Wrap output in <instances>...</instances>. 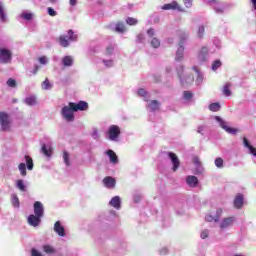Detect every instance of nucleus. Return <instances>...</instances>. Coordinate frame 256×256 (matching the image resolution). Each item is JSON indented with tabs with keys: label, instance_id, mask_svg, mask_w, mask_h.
<instances>
[{
	"label": "nucleus",
	"instance_id": "nucleus-1",
	"mask_svg": "<svg viewBox=\"0 0 256 256\" xmlns=\"http://www.w3.org/2000/svg\"><path fill=\"white\" fill-rule=\"evenodd\" d=\"M69 41H77V35L73 30L68 31V36L60 35L58 38V43L61 47H69Z\"/></svg>",
	"mask_w": 256,
	"mask_h": 256
},
{
	"label": "nucleus",
	"instance_id": "nucleus-2",
	"mask_svg": "<svg viewBox=\"0 0 256 256\" xmlns=\"http://www.w3.org/2000/svg\"><path fill=\"white\" fill-rule=\"evenodd\" d=\"M185 71V67L179 66L177 68V75L180 79L182 85H191L193 81H195V77L193 75L183 76V72Z\"/></svg>",
	"mask_w": 256,
	"mask_h": 256
},
{
	"label": "nucleus",
	"instance_id": "nucleus-3",
	"mask_svg": "<svg viewBox=\"0 0 256 256\" xmlns=\"http://www.w3.org/2000/svg\"><path fill=\"white\" fill-rule=\"evenodd\" d=\"M179 37H180V43H179V47L176 52V61L183 60V53H185V48L183 47V42L187 39V37H189V35H187V33H185V32H180Z\"/></svg>",
	"mask_w": 256,
	"mask_h": 256
},
{
	"label": "nucleus",
	"instance_id": "nucleus-4",
	"mask_svg": "<svg viewBox=\"0 0 256 256\" xmlns=\"http://www.w3.org/2000/svg\"><path fill=\"white\" fill-rule=\"evenodd\" d=\"M110 141H117L121 135V128L117 125H111L107 132Z\"/></svg>",
	"mask_w": 256,
	"mask_h": 256
},
{
	"label": "nucleus",
	"instance_id": "nucleus-5",
	"mask_svg": "<svg viewBox=\"0 0 256 256\" xmlns=\"http://www.w3.org/2000/svg\"><path fill=\"white\" fill-rule=\"evenodd\" d=\"M11 59H13V54L11 53V50L1 48L0 49V63L7 65L8 63H11Z\"/></svg>",
	"mask_w": 256,
	"mask_h": 256
},
{
	"label": "nucleus",
	"instance_id": "nucleus-6",
	"mask_svg": "<svg viewBox=\"0 0 256 256\" xmlns=\"http://www.w3.org/2000/svg\"><path fill=\"white\" fill-rule=\"evenodd\" d=\"M235 221H236L235 216L223 218L219 223V227L221 231H225V229H229V227H233V224L235 223Z\"/></svg>",
	"mask_w": 256,
	"mask_h": 256
},
{
	"label": "nucleus",
	"instance_id": "nucleus-7",
	"mask_svg": "<svg viewBox=\"0 0 256 256\" xmlns=\"http://www.w3.org/2000/svg\"><path fill=\"white\" fill-rule=\"evenodd\" d=\"M69 107H71L72 111H87L89 109V104L85 101H79L78 103L69 102Z\"/></svg>",
	"mask_w": 256,
	"mask_h": 256
},
{
	"label": "nucleus",
	"instance_id": "nucleus-8",
	"mask_svg": "<svg viewBox=\"0 0 256 256\" xmlns=\"http://www.w3.org/2000/svg\"><path fill=\"white\" fill-rule=\"evenodd\" d=\"M62 117H64L68 122H72V121H75V112L73 109H71V106H64L62 108Z\"/></svg>",
	"mask_w": 256,
	"mask_h": 256
},
{
	"label": "nucleus",
	"instance_id": "nucleus-9",
	"mask_svg": "<svg viewBox=\"0 0 256 256\" xmlns=\"http://www.w3.org/2000/svg\"><path fill=\"white\" fill-rule=\"evenodd\" d=\"M209 5H212L216 13H224L227 4L222 3L221 0H208Z\"/></svg>",
	"mask_w": 256,
	"mask_h": 256
},
{
	"label": "nucleus",
	"instance_id": "nucleus-10",
	"mask_svg": "<svg viewBox=\"0 0 256 256\" xmlns=\"http://www.w3.org/2000/svg\"><path fill=\"white\" fill-rule=\"evenodd\" d=\"M215 120L220 123V127H222V129H225V131L227 133H230L231 135H236L238 133V129L237 128H231L229 126H227V123L225 121H223V119L219 116H215Z\"/></svg>",
	"mask_w": 256,
	"mask_h": 256
},
{
	"label": "nucleus",
	"instance_id": "nucleus-11",
	"mask_svg": "<svg viewBox=\"0 0 256 256\" xmlns=\"http://www.w3.org/2000/svg\"><path fill=\"white\" fill-rule=\"evenodd\" d=\"M168 157L171 160V163L173 165L172 171L174 172L177 171V169L181 167V161L179 160V157L177 156V154L173 152H168Z\"/></svg>",
	"mask_w": 256,
	"mask_h": 256
},
{
	"label": "nucleus",
	"instance_id": "nucleus-12",
	"mask_svg": "<svg viewBox=\"0 0 256 256\" xmlns=\"http://www.w3.org/2000/svg\"><path fill=\"white\" fill-rule=\"evenodd\" d=\"M221 215H223V209L218 208L216 210V215L215 216H213L211 214H207L205 216V219L208 223H213V221H214V223H219V219H221Z\"/></svg>",
	"mask_w": 256,
	"mask_h": 256
},
{
	"label": "nucleus",
	"instance_id": "nucleus-13",
	"mask_svg": "<svg viewBox=\"0 0 256 256\" xmlns=\"http://www.w3.org/2000/svg\"><path fill=\"white\" fill-rule=\"evenodd\" d=\"M0 125L2 131H7L9 129V115L5 112H0Z\"/></svg>",
	"mask_w": 256,
	"mask_h": 256
},
{
	"label": "nucleus",
	"instance_id": "nucleus-14",
	"mask_svg": "<svg viewBox=\"0 0 256 256\" xmlns=\"http://www.w3.org/2000/svg\"><path fill=\"white\" fill-rule=\"evenodd\" d=\"M27 221L31 227H39L41 225V216H37L36 214L29 215Z\"/></svg>",
	"mask_w": 256,
	"mask_h": 256
},
{
	"label": "nucleus",
	"instance_id": "nucleus-15",
	"mask_svg": "<svg viewBox=\"0 0 256 256\" xmlns=\"http://www.w3.org/2000/svg\"><path fill=\"white\" fill-rule=\"evenodd\" d=\"M162 9L164 11H169V10H177V11H185L180 5L179 3H177V1H173L172 3L169 4H165L162 6Z\"/></svg>",
	"mask_w": 256,
	"mask_h": 256
},
{
	"label": "nucleus",
	"instance_id": "nucleus-16",
	"mask_svg": "<svg viewBox=\"0 0 256 256\" xmlns=\"http://www.w3.org/2000/svg\"><path fill=\"white\" fill-rule=\"evenodd\" d=\"M45 213V209L43 208V204L40 201H36L34 203V214L38 217H43Z\"/></svg>",
	"mask_w": 256,
	"mask_h": 256
},
{
	"label": "nucleus",
	"instance_id": "nucleus-17",
	"mask_svg": "<svg viewBox=\"0 0 256 256\" xmlns=\"http://www.w3.org/2000/svg\"><path fill=\"white\" fill-rule=\"evenodd\" d=\"M54 231L59 235L60 237H65V227L61 225L60 221H56L54 224Z\"/></svg>",
	"mask_w": 256,
	"mask_h": 256
},
{
	"label": "nucleus",
	"instance_id": "nucleus-18",
	"mask_svg": "<svg viewBox=\"0 0 256 256\" xmlns=\"http://www.w3.org/2000/svg\"><path fill=\"white\" fill-rule=\"evenodd\" d=\"M103 183L105 185V187H107L108 189H113L115 188V178L111 177V176H106L104 179H103Z\"/></svg>",
	"mask_w": 256,
	"mask_h": 256
},
{
	"label": "nucleus",
	"instance_id": "nucleus-19",
	"mask_svg": "<svg viewBox=\"0 0 256 256\" xmlns=\"http://www.w3.org/2000/svg\"><path fill=\"white\" fill-rule=\"evenodd\" d=\"M186 183L189 187H197V185H199V179L197 178V176H188L186 178Z\"/></svg>",
	"mask_w": 256,
	"mask_h": 256
},
{
	"label": "nucleus",
	"instance_id": "nucleus-20",
	"mask_svg": "<svg viewBox=\"0 0 256 256\" xmlns=\"http://www.w3.org/2000/svg\"><path fill=\"white\" fill-rule=\"evenodd\" d=\"M235 209H243V194H237L234 199Z\"/></svg>",
	"mask_w": 256,
	"mask_h": 256
},
{
	"label": "nucleus",
	"instance_id": "nucleus-21",
	"mask_svg": "<svg viewBox=\"0 0 256 256\" xmlns=\"http://www.w3.org/2000/svg\"><path fill=\"white\" fill-rule=\"evenodd\" d=\"M147 107L148 109H150V111L155 112L159 111V107H161V104L157 100H152L148 103Z\"/></svg>",
	"mask_w": 256,
	"mask_h": 256
},
{
	"label": "nucleus",
	"instance_id": "nucleus-22",
	"mask_svg": "<svg viewBox=\"0 0 256 256\" xmlns=\"http://www.w3.org/2000/svg\"><path fill=\"white\" fill-rule=\"evenodd\" d=\"M110 205L114 207V209H121V198L119 196H114L110 200Z\"/></svg>",
	"mask_w": 256,
	"mask_h": 256
},
{
	"label": "nucleus",
	"instance_id": "nucleus-23",
	"mask_svg": "<svg viewBox=\"0 0 256 256\" xmlns=\"http://www.w3.org/2000/svg\"><path fill=\"white\" fill-rule=\"evenodd\" d=\"M106 155L110 158V163H113L114 165L119 163V158H117V154H115L113 150H108Z\"/></svg>",
	"mask_w": 256,
	"mask_h": 256
},
{
	"label": "nucleus",
	"instance_id": "nucleus-24",
	"mask_svg": "<svg viewBox=\"0 0 256 256\" xmlns=\"http://www.w3.org/2000/svg\"><path fill=\"white\" fill-rule=\"evenodd\" d=\"M243 143H244V146H246L247 149H249L250 153H251L252 155H254V157H256V148L253 147V146L251 145V143H249V140H248L246 137H244Z\"/></svg>",
	"mask_w": 256,
	"mask_h": 256
},
{
	"label": "nucleus",
	"instance_id": "nucleus-25",
	"mask_svg": "<svg viewBox=\"0 0 256 256\" xmlns=\"http://www.w3.org/2000/svg\"><path fill=\"white\" fill-rule=\"evenodd\" d=\"M41 153L45 155V157H51L53 155V149L51 147H47V145L43 144L41 147Z\"/></svg>",
	"mask_w": 256,
	"mask_h": 256
},
{
	"label": "nucleus",
	"instance_id": "nucleus-26",
	"mask_svg": "<svg viewBox=\"0 0 256 256\" xmlns=\"http://www.w3.org/2000/svg\"><path fill=\"white\" fill-rule=\"evenodd\" d=\"M62 64L64 67H71V65H73V57L65 56L62 58Z\"/></svg>",
	"mask_w": 256,
	"mask_h": 256
},
{
	"label": "nucleus",
	"instance_id": "nucleus-27",
	"mask_svg": "<svg viewBox=\"0 0 256 256\" xmlns=\"http://www.w3.org/2000/svg\"><path fill=\"white\" fill-rule=\"evenodd\" d=\"M222 92L225 97H231V83L227 82L224 85Z\"/></svg>",
	"mask_w": 256,
	"mask_h": 256
},
{
	"label": "nucleus",
	"instance_id": "nucleus-28",
	"mask_svg": "<svg viewBox=\"0 0 256 256\" xmlns=\"http://www.w3.org/2000/svg\"><path fill=\"white\" fill-rule=\"evenodd\" d=\"M25 159H26V165H27L28 171H33V167H34L33 158H31V156L29 155H26Z\"/></svg>",
	"mask_w": 256,
	"mask_h": 256
},
{
	"label": "nucleus",
	"instance_id": "nucleus-29",
	"mask_svg": "<svg viewBox=\"0 0 256 256\" xmlns=\"http://www.w3.org/2000/svg\"><path fill=\"white\" fill-rule=\"evenodd\" d=\"M18 169H19L20 175H22V177L27 176V166L25 165V163H20L18 165Z\"/></svg>",
	"mask_w": 256,
	"mask_h": 256
},
{
	"label": "nucleus",
	"instance_id": "nucleus-30",
	"mask_svg": "<svg viewBox=\"0 0 256 256\" xmlns=\"http://www.w3.org/2000/svg\"><path fill=\"white\" fill-rule=\"evenodd\" d=\"M115 31L117 33H125L126 31L125 24H123V22H118L116 24Z\"/></svg>",
	"mask_w": 256,
	"mask_h": 256
},
{
	"label": "nucleus",
	"instance_id": "nucleus-31",
	"mask_svg": "<svg viewBox=\"0 0 256 256\" xmlns=\"http://www.w3.org/2000/svg\"><path fill=\"white\" fill-rule=\"evenodd\" d=\"M25 103L29 106L37 105V98L34 96H30L25 99Z\"/></svg>",
	"mask_w": 256,
	"mask_h": 256
},
{
	"label": "nucleus",
	"instance_id": "nucleus-32",
	"mask_svg": "<svg viewBox=\"0 0 256 256\" xmlns=\"http://www.w3.org/2000/svg\"><path fill=\"white\" fill-rule=\"evenodd\" d=\"M11 203L13 205V207H19L20 202H19V197H17V194H12L11 196Z\"/></svg>",
	"mask_w": 256,
	"mask_h": 256
},
{
	"label": "nucleus",
	"instance_id": "nucleus-33",
	"mask_svg": "<svg viewBox=\"0 0 256 256\" xmlns=\"http://www.w3.org/2000/svg\"><path fill=\"white\" fill-rule=\"evenodd\" d=\"M214 164L218 169H223V165H224L223 158L221 157L216 158L214 161Z\"/></svg>",
	"mask_w": 256,
	"mask_h": 256
},
{
	"label": "nucleus",
	"instance_id": "nucleus-34",
	"mask_svg": "<svg viewBox=\"0 0 256 256\" xmlns=\"http://www.w3.org/2000/svg\"><path fill=\"white\" fill-rule=\"evenodd\" d=\"M209 109L210 111H214V112H217L221 109V104L215 102V103H212L209 105Z\"/></svg>",
	"mask_w": 256,
	"mask_h": 256
},
{
	"label": "nucleus",
	"instance_id": "nucleus-35",
	"mask_svg": "<svg viewBox=\"0 0 256 256\" xmlns=\"http://www.w3.org/2000/svg\"><path fill=\"white\" fill-rule=\"evenodd\" d=\"M0 19L1 21H7V16L5 15V8H3V4L0 3Z\"/></svg>",
	"mask_w": 256,
	"mask_h": 256
},
{
	"label": "nucleus",
	"instance_id": "nucleus-36",
	"mask_svg": "<svg viewBox=\"0 0 256 256\" xmlns=\"http://www.w3.org/2000/svg\"><path fill=\"white\" fill-rule=\"evenodd\" d=\"M51 87H53V85H51V82H49V78H46L42 83V89L47 91V89H51Z\"/></svg>",
	"mask_w": 256,
	"mask_h": 256
},
{
	"label": "nucleus",
	"instance_id": "nucleus-37",
	"mask_svg": "<svg viewBox=\"0 0 256 256\" xmlns=\"http://www.w3.org/2000/svg\"><path fill=\"white\" fill-rule=\"evenodd\" d=\"M63 159H64V163L67 167L71 166V162L69 161V152L64 151L63 152Z\"/></svg>",
	"mask_w": 256,
	"mask_h": 256
},
{
	"label": "nucleus",
	"instance_id": "nucleus-38",
	"mask_svg": "<svg viewBox=\"0 0 256 256\" xmlns=\"http://www.w3.org/2000/svg\"><path fill=\"white\" fill-rule=\"evenodd\" d=\"M43 251L47 254L55 253V248H53L51 245H44Z\"/></svg>",
	"mask_w": 256,
	"mask_h": 256
},
{
	"label": "nucleus",
	"instance_id": "nucleus-39",
	"mask_svg": "<svg viewBox=\"0 0 256 256\" xmlns=\"http://www.w3.org/2000/svg\"><path fill=\"white\" fill-rule=\"evenodd\" d=\"M151 46L154 47V49H157L161 46V41L157 38H153L151 41Z\"/></svg>",
	"mask_w": 256,
	"mask_h": 256
},
{
	"label": "nucleus",
	"instance_id": "nucleus-40",
	"mask_svg": "<svg viewBox=\"0 0 256 256\" xmlns=\"http://www.w3.org/2000/svg\"><path fill=\"white\" fill-rule=\"evenodd\" d=\"M197 35L200 39H203V35H205V26H199Z\"/></svg>",
	"mask_w": 256,
	"mask_h": 256
},
{
	"label": "nucleus",
	"instance_id": "nucleus-41",
	"mask_svg": "<svg viewBox=\"0 0 256 256\" xmlns=\"http://www.w3.org/2000/svg\"><path fill=\"white\" fill-rule=\"evenodd\" d=\"M126 23H127V25H137V23H139V21L133 17H128L126 19Z\"/></svg>",
	"mask_w": 256,
	"mask_h": 256
},
{
	"label": "nucleus",
	"instance_id": "nucleus-42",
	"mask_svg": "<svg viewBox=\"0 0 256 256\" xmlns=\"http://www.w3.org/2000/svg\"><path fill=\"white\" fill-rule=\"evenodd\" d=\"M219 67H221V60H215L213 63H212V69L214 71H217V69H219Z\"/></svg>",
	"mask_w": 256,
	"mask_h": 256
},
{
	"label": "nucleus",
	"instance_id": "nucleus-43",
	"mask_svg": "<svg viewBox=\"0 0 256 256\" xmlns=\"http://www.w3.org/2000/svg\"><path fill=\"white\" fill-rule=\"evenodd\" d=\"M183 97L186 100L192 99L193 98V93L191 91H184L183 92Z\"/></svg>",
	"mask_w": 256,
	"mask_h": 256
},
{
	"label": "nucleus",
	"instance_id": "nucleus-44",
	"mask_svg": "<svg viewBox=\"0 0 256 256\" xmlns=\"http://www.w3.org/2000/svg\"><path fill=\"white\" fill-rule=\"evenodd\" d=\"M7 85L8 87H17V81H15V79L10 78L7 80Z\"/></svg>",
	"mask_w": 256,
	"mask_h": 256
},
{
	"label": "nucleus",
	"instance_id": "nucleus-45",
	"mask_svg": "<svg viewBox=\"0 0 256 256\" xmlns=\"http://www.w3.org/2000/svg\"><path fill=\"white\" fill-rule=\"evenodd\" d=\"M16 186H17L21 191H25V184L23 183V180H17Z\"/></svg>",
	"mask_w": 256,
	"mask_h": 256
},
{
	"label": "nucleus",
	"instance_id": "nucleus-46",
	"mask_svg": "<svg viewBox=\"0 0 256 256\" xmlns=\"http://www.w3.org/2000/svg\"><path fill=\"white\" fill-rule=\"evenodd\" d=\"M38 61H39L40 65H47V63H48L47 56L39 57Z\"/></svg>",
	"mask_w": 256,
	"mask_h": 256
},
{
	"label": "nucleus",
	"instance_id": "nucleus-47",
	"mask_svg": "<svg viewBox=\"0 0 256 256\" xmlns=\"http://www.w3.org/2000/svg\"><path fill=\"white\" fill-rule=\"evenodd\" d=\"M23 19H25L26 21H31L33 19V14L31 13H23L22 14Z\"/></svg>",
	"mask_w": 256,
	"mask_h": 256
},
{
	"label": "nucleus",
	"instance_id": "nucleus-48",
	"mask_svg": "<svg viewBox=\"0 0 256 256\" xmlns=\"http://www.w3.org/2000/svg\"><path fill=\"white\" fill-rule=\"evenodd\" d=\"M47 11H48V15H50V17L57 16V12L53 8L48 7Z\"/></svg>",
	"mask_w": 256,
	"mask_h": 256
},
{
	"label": "nucleus",
	"instance_id": "nucleus-49",
	"mask_svg": "<svg viewBox=\"0 0 256 256\" xmlns=\"http://www.w3.org/2000/svg\"><path fill=\"white\" fill-rule=\"evenodd\" d=\"M138 95H139L140 97H146V96H147V91H145V89H143V88H140V89L138 90Z\"/></svg>",
	"mask_w": 256,
	"mask_h": 256
},
{
	"label": "nucleus",
	"instance_id": "nucleus-50",
	"mask_svg": "<svg viewBox=\"0 0 256 256\" xmlns=\"http://www.w3.org/2000/svg\"><path fill=\"white\" fill-rule=\"evenodd\" d=\"M114 50H115V47H113L112 45H109V46L106 48V53H107V55H111Z\"/></svg>",
	"mask_w": 256,
	"mask_h": 256
},
{
	"label": "nucleus",
	"instance_id": "nucleus-51",
	"mask_svg": "<svg viewBox=\"0 0 256 256\" xmlns=\"http://www.w3.org/2000/svg\"><path fill=\"white\" fill-rule=\"evenodd\" d=\"M200 237L201 239H207L209 237V231L208 230L202 231Z\"/></svg>",
	"mask_w": 256,
	"mask_h": 256
},
{
	"label": "nucleus",
	"instance_id": "nucleus-52",
	"mask_svg": "<svg viewBox=\"0 0 256 256\" xmlns=\"http://www.w3.org/2000/svg\"><path fill=\"white\" fill-rule=\"evenodd\" d=\"M31 255L32 256H42L41 255V252H39L37 249H35V248H33L32 250H31Z\"/></svg>",
	"mask_w": 256,
	"mask_h": 256
},
{
	"label": "nucleus",
	"instance_id": "nucleus-53",
	"mask_svg": "<svg viewBox=\"0 0 256 256\" xmlns=\"http://www.w3.org/2000/svg\"><path fill=\"white\" fill-rule=\"evenodd\" d=\"M106 67H111L113 65V60H103Z\"/></svg>",
	"mask_w": 256,
	"mask_h": 256
},
{
	"label": "nucleus",
	"instance_id": "nucleus-54",
	"mask_svg": "<svg viewBox=\"0 0 256 256\" xmlns=\"http://www.w3.org/2000/svg\"><path fill=\"white\" fill-rule=\"evenodd\" d=\"M183 3L185 4L186 7H191L193 5V0H183Z\"/></svg>",
	"mask_w": 256,
	"mask_h": 256
},
{
	"label": "nucleus",
	"instance_id": "nucleus-55",
	"mask_svg": "<svg viewBox=\"0 0 256 256\" xmlns=\"http://www.w3.org/2000/svg\"><path fill=\"white\" fill-rule=\"evenodd\" d=\"M39 69H41V66L35 65L32 71L33 75H37V73H39Z\"/></svg>",
	"mask_w": 256,
	"mask_h": 256
},
{
	"label": "nucleus",
	"instance_id": "nucleus-56",
	"mask_svg": "<svg viewBox=\"0 0 256 256\" xmlns=\"http://www.w3.org/2000/svg\"><path fill=\"white\" fill-rule=\"evenodd\" d=\"M193 163H194V165H201V160L199 159V157H194Z\"/></svg>",
	"mask_w": 256,
	"mask_h": 256
},
{
	"label": "nucleus",
	"instance_id": "nucleus-57",
	"mask_svg": "<svg viewBox=\"0 0 256 256\" xmlns=\"http://www.w3.org/2000/svg\"><path fill=\"white\" fill-rule=\"evenodd\" d=\"M147 33H148L149 37H153V35H155V30H153V28H150V29H148Z\"/></svg>",
	"mask_w": 256,
	"mask_h": 256
},
{
	"label": "nucleus",
	"instance_id": "nucleus-58",
	"mask_svg": "<svg viewBox=\"0 0 256 256\" xmlns=\"http://www.w3.org/2000/svg\"><path fill=\"white\" fill-rule=\"evenodd\" d=\"M192 69H193V71H195V73H197L198 79H200L201 78V73L199 72V69H197V66H194Z\"/></svg>",
	"mask_w": 256,
	"mask_h": 256
},
{
	"label": "nucleus",
	"instance_id": "nucleus-59",
	"mask_svg": "<svg viewBox=\"0 0 256 256\" xmlns=\"http://www.w3.org/2000/svg\"><path fill=\"white\" fill-rule=\"evenodd\" d=\"M207 51H208L207 47H203V48L201 49L200 53H201L202 55H207Z\"/></svg>",
	"mask_w": 256,
	"mask_h": 256
},
{
	"label": "nucleus",
	"instance_id": "nucleus-60",
	"mask_svg": "<svg viewBox=\"0 0 256 256\" xmlns=\"http://www.w3.org/2000/svg\"><path fill=\"white\" fill-rule=\"evenodd\" d=\"M69 3L72 7H75V5H77V0H69Z\"/></svg>",
	"mask_w": 256,
	"mask_h": 256
},
{
	"label": "nucleus",
	"instance_id": "nucleus-61",
	"mask_svg": "<svg viewBox=\"0 0 256 256\" xmlns=\"http://www.w3.org/2000/svg\"><path fill=\"white\" fill-rule=\"evenodd\" d=\"M143 39H145V35L139 34L138 35V40L143 41Z\"/></svg>",
	"mask_w": 256,
	"mask_h": 256
},
{
	"label": "nucleus",
	"instance_id": "nucleus-62",
	"mask_svg": "<svg viewBox=\"0 0 256 256\" xmlns=\"http://www.w3.org/2000/svg\"><path fill=\"white\" fill-rule=\"evenodd\" d=\"M251 3H252L253 9H255V11H256V0H251Z\"/></svg>",
	"mask_w": 256,
	"mask_h": 256
}]
</instances>
